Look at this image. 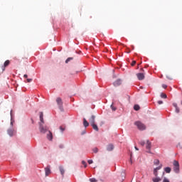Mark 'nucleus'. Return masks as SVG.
I'll return each instance as SVG.
<instances>
[{
    "label": "nucleus",
    "mask_w": 182,
    "mask_h": 182,
    "mask_svg": "<svg viewBox=\"0 0 182 182\" xmlns=\"http://www.w3.org/2000/svg\"><path fill=\"white\" fill-rule=\"evenodd\" d=\"M165 171L166 173H170L171 171V168L170 167L165 168Z\"/></svg>",
    "instance_id": "412c9836"
},
{
    "label": "nucleus",
    "mask_w": 182,
    "mask_h": 182,
    "mask_svg": "<svg viewBox=\"0 0 182 182\" xmlns=\"http://www.w3.org/2000/svg\"><path fill=\"white\" fill-rule=\"evenodd\" d=\"M162 87L164 88V89H167V85H162Z\"/></svg>",
    "instance_id": "f704fd0d"
},
{
    "label": "nucleus",
    "mask_w": 182,
    "mask_h": 182,
    "mask_svg": "<svg viewBox=\"0 0 182 182\" xmlns=\"http://www.w3.org/2000/svg\"><path fill=\"white\" fill-rule=\"evenodd\" d=\"M32 120V123H33V119H31Z\"/></svg>",
    "instance_id": "79ce46f5"
},
{
    "label": "nucleus",
    "mask_w": 182,
    "mask_h": 182,
    "mask_svg": "<svg viewBox=\"0 0 182 182\" xmlns=\"http://www.w3.org/2000/svg\"><path fill=\"white\" fill-rule=\"evenodd\" d=\"M160 168H161V166H159V167L156 168L155 170H156V171L160 170Z\"/></svg>",
    "instance_id": "e433bc0d"
},
{
    "label": "nucleus",
    "mask_w": 182,
    "mask_h": 182,
    "mask_svg": "<svg viewBox=\"0 0 182 182\" xmlns=\"http://www.w3.org/2000/svg\"><path fill=\"white\" fill-rule=\"evenodd\" d=\"M173 171L175 173H180V164H178V161H173Z\"/></svg>",
    "instance_id": "7ed1b4c3"
},
{
    "label": "nucleus",
    "mask_w": 182,
    "mask_h": 182,
    "mask_svg": "<svg viewBox=\"0 0 182 182\" xmlns=\"http://www.w3.org/2000/svg\"><path fill=\"white\" fill-rule=\"evenodd\" d=\"M59 169H60V171L62 176H63V174H65V169H63V167H62V166H60Z\"/></svg>",
    "instance_id": "6ab92c4d"
},
{
    "label": "nucleus",
    "mask_w": 182,
    "mask_h": 182,
    "mask_svg": "<svg viewBox=\"0 0 182 182\" xmlns=\"http://www.w3.org/2000/svg\"><path fill=\"white\" fill-rule=\"evenodd\" d=\"M161 97H162V99H167V95H166L164 93H161Z\"/></svg>",
    "instance_id": "4be33fe9"
},
{
    "label": "nucleus",
    "mask_w": 182,
    "mask_h": 182,
    "mask_svg": "<svg viewBox=\"0 0 182 182\" xmlns=\"http://www.w3.org/2000/svg\"><path fill=\"white\" fill-rule=\"evenodd\" d=\"M136 77L139 80H143V79H144V74L141 73H137Z\"/></svg>",
    "instance_id": "6e6552de"
},
{
    "label": "nucleus",
    "mask_w": 182,
    "mask_h": 182,
    "mask_svg": "<svg viewBox=\"0 0 182 182\" xmlns=\"http://www.w3.org/2000/svg\"><path fill=\"white\" fill-rule=\"evenodd\" d=\"M43 124V123H39V130L40 133H41L42 134H45L46 133H47V132L49 131V127Z\"/></svg>",
    "instance_id": "f257e3e1"
},
{
    "label": "nucleus",
    "mask_w": 182,
    "mask_h": 182,
    "mask_svg": "<svg viewBox=\"0 0 182 182\" xmlns=\"http://www.w3.org/2000/svg\"><path fill=\"white\" fill-rule=\"evenodd\" d=\"M65 128H63V127L60 126V130L62 132V133H63V132H65Z\"/></svg>",
    "instance_id": "c85d7f7f"
},
{
    "label": "nucleus",
    "mask_w": 182,
    "mask_h": 182,
    "mask_svg": "<svg viewBox=\"0 0 182 182\" xmlns=\"http://www.w3.org/2000/svg\"><path fill=\"white\" fill-rule=\"evenodd\" d=\"M113 149H114V146L112 144H108L107 146V151H112Z\"/></svg>",
    "instance_id": "f8f14e48"
},
{
    "label": "nucleus",
    "mask_w": 182,
    "mask_h": 182,
    "mask_svg": "<svg viewBox=\"0 0 182 182\" xmlns=\"http://www.w3.org/2000/svg\"><path fill=\"white\" fill-rule=\"evenodd\" d=\"M11 126H12V124H14L13 122H11Z\"/></svg>",
    "instance_id": "a19ab883"
},
{
    "label": "nucleus",
    "mask_w": 182,
    "mask_h": 182,
    "mask_svg": "<svg viewBox=\"0 0 182 182\" xmlns=\"http://www.w3.org/2000/svg\"><path fill=\"white\" fill-rule=\"evenodd\" d=\"M83 124L85 127H87L89 126V122H87V120H86L85 118L83 119Z\"/></svg>",
    "instance_id": "a211bd4d"
},
{
    "label": "nucleus",
    "mask_w": 182,
    "mask_h": 182,
    "mask_svg": "<svg viewBox=\"0 0 182 182\" xmlns=\"http://www.w3.org/2000/svg\"><path fill=\"white\" fill-rule=\"evenodd\" d=\"M135 149L139 151V148H137V146H135Z\"/></svg>",
    "instance_id": "ea45409f"
},
{
    "label": "nucleus",
    "mask_w": 182,
    "mask_h": 182,
    "mask_svg": "<svg viewBox=\"0 0 182 182\" xmlns=\"http://www.w3.org/2000/svg\"><path fill=\"white\" fill-rule=\"evenodd\" d=\"M88 164H93V161L92 159L88 160Z\"/></svg>",
    "instance_id": "7c9ffc66"
},
{
    "label": "nucleus",
    "mask_w": 182,
    "mask_h": 182,
    "mask_svg": "<svg viewBox=\"0 0 182 182\" xmlns=\"http://www.w3.org/2000/svg\"><path fill=\"white\" fill-rule=\"evenodd\" d=\"M82 164H83L84 167H85V168L87 167V164H86V161H82Z\"/></svg>",
    "instance_id": "bb28decb"
},
{
    "label": "nucleus",
    "mask_w": 182,
    "mask_h": 182,
    "mask_svg": "<svg viewBox=\"0 0 182 182\" xmlns=\"http://www.w3.org/2000/svg\"><path fill=\"white\" fill-rule=\"evenodd\" d=\"M154 174L155 177H157L159 176V173H157L156 169L154 170Z\"/></svg>",
    "instance_id": "a878e982"
},
{
    "label": "nucleus",
    "mask_w": 182,
    "mask_h": 182,
    "mask_svg": "<svg viewBox=\"0 0 182 182\" xmlns=\"http://www.w3.org/2000/svg\"><path fill=\"white\" fill-rule=\"evenodd\" d=\"M47 139L50 141H52V140H53V135L50 131H48V133L47 134Z\"/></svg>",
    "instance_id": "39448f33"
},
{
    "label": "nucleus",
    "mask_w": 182,
    "mask_h": 182,
    "mask_svg": "<svg viewBox=\"0 0 182 182\" xmlns=\"http://www.w3.org/2000/svg\"><path fill=\"white\" fill-rule=\"evenodd\" d=\"M23 77H24L25 79L28 78V75L25 74V75H23Z\"/></svg>",
    "instance_id": "4c0bfd02"
},
{
    "label": "nucleus",
    "mask_w": 182,
    "mask_h": 182,
    "mask_svg": "<svg viewBox=\"0 0 182 182\" xmlns=\"http://www.w3.org/2000/svg\"><path fill=\"white\" fill-rule=\"evenodd\" d=\"M91 126L92 129L95 130V132H99V127H97V125L96 124H92Z\"/></svg>",
    "instance_id": "2eb2a0df"
},
{
    "label": "nucleus",
    "mask_w": 182,
    "mask_h": 182,
    "mask_svg": "<svg viewBox=\"0 0 182 182\" xmlns=\"http://www.w3.org/2000/svg\"><path fill=\"white\" fill-rule=\"evenodd\" d=\"M45 173H46V176L48 177L49 174H50V166H48L46 168H45Z\"/></svg>",
    "instance_id": "423d86ee"
},
{
    "label": "nucleus",
    "mask_w": 182,
    "mask_h": 182,
    "mask_svg": "<svg viewBox=\"0 0 182 182\" xmlns=\"http://www.w3.org/2000/svg\"><path fill=\"white\" fill-rule=\"evenodd\" d=\"M14 132H15V130H14V129H9L7 130V133H8L9 136H11V137H12V136H14Z\"/></svg>",
    "instance_id": "9b49d317"
},
{
    "label": "nucleus",
    "mask_w": 182,
    "mask_h": 182,
    "mask_svg": "<svg viewBox=\"0 0 182 182\" xmlns=\"http://www.w3.org/2000/svg\"><path fill=\"white\" fill-rule=\"evenodd\" d=\"M139 144L141 145L142 146H144V144H146V143L144 142V141H139Z\"/></svg>",
    "instance_id": "cd10ccee"
},
{
    "label": "nucleus",
    "mask_w": 182,
    "mask_h": 182,
    "mask_svg": "<svg viewBox=\"0 0 182 182\" xmlns=\"http://www.w3.org/2000/svg\"><path fill=\"white\" fill-rule=\"evenodd\" d=\"M173 106L175 107L176 109V113H180V109L178 108V107L177 106V103H173Z\"/></svg>",
    "instance_id": "dca6fc26"
},
{
    "label": "nucleus",
    "mask_w": 182,
    "mask_h": 182,
    "mask_svg": "<svg viewBox=\"0 0 182 182\" xmlns=\"http://www.w3.org/2000/svg\"><path fill=\"white\" fill-rule=\"evenodd\" d=\"M9 63H11V61H9V60H6L4 63V66L2 67V70H5V68L9 66Z\"/></svg>",
    "instance_id": "9d476101"
},
{
    "label": "nucleus",
    "mask_w": 182,
    "mask_h": 182,
    "mask_svg": "<svg viewBox=\"0 0 182 182\" xmlns=\"http://www.w3.org/2000/svg\"><path fill=\"white\" fill-rule=\"evenodd\" d=\"M122 85V80H117L114 82V86H120Z\"/></svg>",
    "instance_id": "4468645a"
},
{
    "label": "nucleus",
    "mask_w": 182,
    "mask_h": 182,
    "mask_svg": "<svg viewBox=\"0 0 182 182\" xmlns=\"http://www.w3.org/2000/svg\"><path fill=\"white\" fill-rule=\"evenodd\" d=\"M156 164H158L159 163V160L155 161Z\"/></svg>",
    "instance_id": "58836bf2"
},
{
    "label": "nucleus",
    "mask_w": 182,
    "mask_h": 182,
    "mask_svg": "<svg viewBox=\"0 0 182 182\" xmlns=\"http://www.w3.org/2000/svg\"><path fill=\"white\" fill-rule=\"evenodd\" d=\"M56 102L60 107V109H62V106L63 105V102H62V99L60 97L57 98Z\"/></svg>",
    "instance_id": "0eeeda50"
},
{
    "label": "nucleus",
    "mask_w": 182,
    "mask_h": 182,
    "mask_svg": "<svg viewBox=\"0 0 182 182\" xmlns=\"http://www.w3.org/2000/svg\"><path fill=\"white\" fill-rule=\"evenodd\" d=\"M146 149L148 150L147 153H151L150 151V149H151V142H150L149 140L146 141Z\"/></svg>",
    "instance_id": "20e7f679"
},
{
    "label": "nucleus",
    "mask_w": 182,
    "mask_h": 182,
    "mask_svg": "<svg viewBox=\"0 0 182 182\" xmlns=\"http://www.w3.org/2000/svg\"><path fill=\"white\" fill-rule=\"evenodd\" d=\"M27 82H28V83H31V82H32V79L28 78Z\"/></svg>",
    "instance_id": "2f4dec72"
},
{
    "label": "nucleus",
    "mask_w": 182,
    "mask_h": 182,
    "mask_svg": "<svg viewBox=\"0 0 182 182\" xmlns=\"http://www.w3.org/2000/svg\"><path fill=\"white\" fill-rule=\"evenodd\" d=\"M158 105H163V101H161V100L158 101Z\"/></svg>",
    "instance_id": "c9c22d12"
},
{
    "label": "nucleus",
    "mask_w": 182,
    "mask_h": 182,
    "mask_svg": "<svg viewBox=\"0 0 182 182\" xmlns=\"http://www.w3.org/2000/svg\"><path fill=\"white\" fill-rule=\"evenodd\" d=\"M152 181H154V182H159V181H161V178L158 177V176H156L155 178H152Z\"/></svg>",
    "instance_id": "f3484780"
},
{
    "label": "nucleus",
    "mask_w": 182,
    "mask_h": 182,
    "mask_svg": "<svg viewBox=\"0 0 182 182\" xmlns=\"http://www.w3.org/2000/svg\"><path fill=\"white\" fill-rule=\"evenodd\" d=\"M92 151H93V153H98V151H99V149H97V147H95V148H94V149H92Z\"/></svg>",
    "instance_id": "b1692460"
},
{
    "label": "nucleus",
    "mask_w": 182,
    "mask_h": 182,
    "mask_svg": "<svg viewBox=\"0 0 182 182\" xmlns=\"http://www.w3.org/2000/svg\"><path fill=\"white\" fill-rule=\"evenodd\" d=\"M134 109L136 111L140 110V106H139L138 105H136L134 106Z\"/></svg>",
    "instance_id": "aec40b11"
},
{
    "label": "nucleus",
    "mask_w": 182,
    "mask_h": 182,
    "mask_svg": "<svg viewBox=\"0 0 182 182\" xmlns=\"http://www.w3.org/2000/svg\"><path fill=\"white\" fill-rule=\"evenodd\" d=\"M40 122L39 123L45 124V121L43 120V112H40Z\"/></svg>",
    "instance_id": "ddd939ff"
},
{
    "label": "nucleus",
    "mask_w": 182,
    "mask_h": 182,
    "mask_svg": "<svg viewBox=\"0 0 182 182\" xmlns=\"http://www.w3.org/2000/svg\"><path fill=\"white\" fill-rule=\"evenodd\" d=\"M70 60H73V58H68L65 60V63H69V62H70Z\"/></svg>",
    "instance_id": "5701e85b"
},
{
    "label": "nucleus",
    "mask_w": 182,
    "mask_h": 182,
    "mask_svg": "<svg viewBox=\"0 0 182 182\" xmlns=\"http://www.w3.org/2000/svg\"><path fill=\"white\" fill-rule=\"evenodd\" d=\"M131 65L132 66H134V65H136V61L135 60L132 61Z\"/></svg>",
    "instance_id": "72a5a7b5"
},
{
    "label": "nucleus",
    "mask_w": 182,
    "mask_h": 182,
    "mask_svg": "<svg viewBox=\"0 0 182 182\" xmlns=\"http://www.w3.org/2000/svg\"><path fill=\"white\" fill-rule=\"evenodd\" d=\"M134 124L136 126L139 130H146V125H144V124L141 123L140 121L135 122Z\"/></svg>",
    "instance_id": "f03ea898"
},
{
    "label": "nucleus",
    "mask_w": 182,
    "mask_h": 182,
    "mask_svg": "<svg viewBox=\"0 0 182 182\" xmlns=\"http://www.w3.org/2000/svg\"><path fill=\"white\" fill-rule=\"evenodd\" d=\"M163 182H170V181L167 178H164Z\"/></svg>",
    "instance_id": "c756f323"
},
{
    "label": "nucleus",
    "mask_w": 182,
    "mask_h": 182,
    "mask_svg": "<svg viewBox=\"0 0 182 182\" xmlns=\"http://www.w3.org/2000/svg\"><path fill=\"white\" fill-rule=\"evenodd\" d=\"M90 182H97V180H96V178H90Z\"/></svg>",
    "instance_id": "393cba45"
},
{
    "label": "nucleus",
    "mask_w": 182,
    "mask_h": 182,
    "mask_svg": "<svg viewBox=\"0 0 182 182\" xmlns=\"http://www.w3.org/2000/svg\"><path fill=\"white\" fill-rule=\"evenodd\" d=\"M111 109L114 112L116 110V107H113V105H111Z\"/></svg>",
    "instance_id": "473e14b6"
},
{
    "label": "nucleus",
    "mask_w": 182,
    "mask_h": 182,
    "mask_svg": "<svg viewBox=\"0 0 182 182\" xmlns=\"http://www.w3.org/2000/svg\"><path fill=\"white\" fill-rule=\"evenodd\" d=\"M96 119V116L95 115H92L90 118H89V122L90 124H95V119Z\"/></svg>",
    "instance_id": "1a4fd4ad"
}]
</instances>
